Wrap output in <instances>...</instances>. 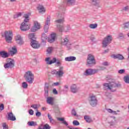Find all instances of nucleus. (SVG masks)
Returning <instances> with one entry per match:
<instances>
[{
  "instance_id": "obj_1",
  "label": "nucleus",
  "mask_w": 129,
  "mask_h": 129,
  "mask_svg": "<svg viewBox=\"0 0 129 129\" xmlns=\"http://www.w3.org/2000/svg\"><path fill=\"white\" fill-rule=\"evenodd\" d=\"M45 61L47 65H52V64L55 63V66H57V67L61 66V61L57 59L56 57H53L51 60V57H48L45 58Z\"/></svg>"
},
{
  "instance_id": "obj_2",
  "label": "nucleus",
  "mask_w": 129,
  "mask_h": 129,
  "mask_svg": "<svg viewBox=\"0 0 129 129\" xmlns=\"http://www.w3.org/2000/svg\"><path fill=\"white\" fill-rule=\"evenodd\" d=\"M121 85L120 84H116L114 82H111L109 83H105L103 84L104 88L105 89H108L111 91H115L116 87H119Z\"/></svg>"
},
{
  "instance_id": "obj_3",
  "label": "nucleus",
  "mask_w": 129,
  "mask_h": 129,
  "mask_svg": "<svg viewBox=\"0 0 129 129\" xmlns=\"http://www.w3.org/2000/svg\"><path fill=\"white\" fill-rule=\"evenodd\" d=\"M24 77L27 82L30 84H32L34 82V74L32 71H28L26 72Z\"/></svg>"
},
{
  "instance_id": "obj_4",
  "label": "nucleus",
  "mask_w": 129,
  "mask_h": 129,
  "mask_svg": "<svg viewBox=\"0 0 129 129\" xmlns=\"http://www.w3.org/2000/svg\"><path fill=\"white\" fill-rule=\"evenodd\" d=\"M4 67L5 69H12L15 67V60L12 58H7Z\"/></svg>"
},
{
  "instance_id": "obj_5",
  "label": "nucleus",
  "mask_w": 129,
  "mask_h": 129,
  "mask_svg": "<svg viewBox=\"0 0 129 129\" xmlns=\"http://www.w3.org/2000/svg\"><path fill=\"white\" fill-rule=\"evenodd\" d=\"M3 36L5 38V41L9 44H11L13 40V32L12 31H6Z\"/></svg>"
},
{
  "instance_id": "obj_6",
  "label": "nucleus",
  "mask_w": 129,
  "mask_h": 129,
  "mask_svg": "<svg viewBox=\"0 0 129 129\" xmlns=\"http://www.w3.org/2000/svg\"><path fill=\"white\" fill-rule=\"evenodd\" d=\"M96 64V61L95 60V57L93 54H90L88 55L87 59V65L88 66H93Z\"/></svg>"
},
{
  "instance_id": "obj_7",
  "label": "nucleus",
  "mask_w": 129,
  "mask_h": 129,
  "mask_svg": "<svg viewBox=\"0 0 129 129\" xmlns=\"http://www.w3.org/2000/svg\"><path fill=\"white\" fill-rule=\"evenodd\" d=\"M98 70L95 69H86L83 73L84 76H91V75H94L96 73H98Z\"/></svg>"
},
{
  "instance_id": "obj_8",
  "label": "nucleus",
  "mask_w": 129,
  "mask_h": 129,
  "mask_svg": "<svg viewBox=\"0 0 129 129\" xmlns=\"http://www.w3.org/2000/svg\"><path fill=\"white\" fill-rule=\"evenodd\" d=\"M15 41L17 45L19 46H23L25 44L24 38L20 34H17L15 36Z\"/></svg>"
},
{
  "instance_id": "obj_9",
  "label": "nucleus",
  "mask_w": 129,
  "mask_h": 129,
  "mask_svg": "<svg viewBox=\"0 0 129 129\" xmlns=\"http://www.w3.org/2000/svg\"><path fill=\"white\" fill-rule=\"evenodd\" d=\"M89 102L92 107L96 106V105H97V99H96V97L94 95L90 96L89 99Z\"/></svg>"
},
{
  "instance_id": "obj_10",
  "label": "nucleus",
  "mask_w": 129,
  "mask_h": 129,
  "mask_svg": "<svg viewBox=\"0 0 129 129\" xmlns=\"http://www.w3.org/2000/svg\"><path fill=\"white\" fill-rule=\"evenodd\" d=\"M61 44L63 46H66L68 50H70V49H71V43L69 42V39H68V38L66 37L62 39L61 40Z\"/></svg>"
},
{
  "instance_id": "obj_11",
  "label": "nucleus",
  "mask_w": 129,
  "mask_h": 129,
  "mask_svg": "<svg viewBox=\"0 0 129 129\" xmlns=\"http://www.w3.org/2000/svg\"><path fill=\"white\" fill-rule=\"evenodd\" d=\"M41 29V25L38 22V21H34L33 26L31 29V32H37L38 30Z\"/></svg>"
},
{
  "instance_id": "obj_12",
  "label": "nucleus",
  "mask_w": 129,
  "mask_h": 129,
  "mask_svg": "<svg viewBox=\"0 0 129 129\" xmlns=\"http://www.w3.org/2000/svg\"><path fill=\"white\" fill-rule=\"evenodd\" d=\"M30 45L33 49H39L41 47V45L36 40H31Z\"/></svg>"
},
{
  "instance_id": "obj_13",
  "label": "nucleus",
  "mask_w": 129,
  "mask_h": 129,
  "mask_svg": "<svg viewBox=\"0 0 129 129\" xmlns=\"http://www.w3.org/2000/svg\"><path fill=\"white\" fill-rule=\"evenodd\" d=\"M20 30L23 32H26V31L30 30V27L27 23L22 22L20 26Z\"/></svg>"
},
{
  "instance_id": "obj_14",
  "label": "nucleus",
  "mask_w": 129,
  "mask_h": 129,
  "mask_svg": "<svg viewBox=\"0 0 129 129\" xmlns=\"http://www.w3.org/2000/svg\"><path fill=\"white\" fill-rule=\"evenodd\" d=\"M57 18H58V19H56L55 21V23L56 24H62L63 22H64V17L61 14L60 12H58L56 14Z\"/></svg>"
},
{
  "instance_id": "obj_15",
  "label": "nucleus",
  "mask_w": 129,
  "mask_h": 129,
  "mask_svg": "<svg viewBox=\"0 0 129 129\" xmlns=\"http://www.w3.org/2000/svg\"><path fill=\"white\" fill-rule=\"evenodd\" d=\"M56 40V33H52L48 37L47 42L48 43H53Z\"/></svg>"
},
{
  "instance_id": "obj_16",
  "label": "nucleus",
  "mask_w": 129,
  "mask_h": 129,
  "mask_svg": "<svg viewBox=\"0 0 129 129\" xmlns=\"http://www.w3.org/2000/svg\"><path fill=\"white\" fill-rule=\"evenodd\" d=\"M71 91L72 93H78L79 92V87L76 84H73L71 86Z\"/></svg>"
},
{
  "instance_id": "obj_17",
  "label": "nucleus",
  "mask_w": 129,
  "mask_h": 129,
  "mask_svg": "<svg viewBox=\"0 0 129 129\" xmlns=\"http://www.w3.org/2000/svg\"><path fill=\"white\" fill-rule=\"evenodd\" d=\"M91 4L97 9L101 8V6H100V0H91Z\"/></svg>"
},
{
  "instance_id": "obj_18",
  "label": "nucleus",
  "mask_w": 129,
  "mask_h": 129,
  "mask_svg": "<svg viewBox=\"0 0 129 129\" xmlns=\"http://www.w3.org/2000/svg\"><path fill=\"white\" fill-rule=\"evenodd\" d=\"M46 98V102L48 104L50 105H53L54 101H55V99L53 97H45Z\"/></svg>"
},
{
  "instance_id": "obj_19",
  "label": "nucleus",
  "mask_w": 129,
  "mask_h": 129,
  "mask_svg": "<svg viewBox=\"0 0 129 129\" xmlns=\"http://www.w3.org/2000/svg\"><path fill=\"white\" fill-rule=\"evenodd\" d=\"M18 53V48H17V46H14L12 47L10 50V54L11 56H14V55H16Z\"/></svg>"
},
{
  "instance_id": "obj_20",
  "label": "nucleus",
  "mask_w": 129,
  "mask_h": 129,
  "mask_svg": "<svg viewBox=\"0 0 129 129\" xmlns=\"http://www.w3.org/2000/svg\"><path fill=\"white\" fill-rule=\"evenodd\" d=\"M44 95L45 97H48L49 95V84L46 83L44 87Z\"/></svg>"
},
{
  "instance_id": "obj_21",
  "label": "nucleus",
  "mask_w": 129,
  "mask_h": 129,
  "mask_svg": "<svg viewBox=\"0 0 129 129\" xmlns=\"http://www.w3.org/2000/svg\"><path fill=\"white\" fill-rule=\"evenodd\" d=\"M9 56H10V54H9L8 52L6 51H0V56L2 57V58H8Z\"/></svg>"
},
{
  "instance_id": "obj_22",
  "label": "nucleus",
  "mask_w": 129,
  "mask_h": 129,
  "mask_svg": "<svg viewBox=\"0 0 129 129\" xmlns=\"http://www.w3.org/2000/svg\"><path fill=\"white\" fill-rule=\"evenodd\" d=\"M107 111L109 112V113H111L112 114H114L115 115H117L118 114V113L120 112V111L117 110V111H114L112 110L111 109H107Z\"/></svg>"
},
{
  "instance_id": "obj_23",
  "label": "nucleus",
  "mask_w": 129,
  "mask_h": 129,
  "mask_svg": "<svg viewBox=\"0 0 129 129\" xmlns=\"http://www.w3.org/2000/svg\"><path fill=\"white\" fill-rule=\"evenodd\" d=\"M111 57L114 59H118L119 60L123 59V56L121 54H113L111 55Z\"/></svg>"
},
{
  "instance_id": "obj_24",
  "label": "nucleus",
  "mask_w": 129,
  "mask_h": 129,
  "mask_svg": "<svg viewBox=\"0 0 129 129\" xmlns=\"http://www.w3.org/2000/svg\"><path fill=\"white\" fill-rule=\"evenodd\" d=\"M37 10L40 14H44L45 12H46V10L45 9V8H44V6H39L37 8Z\"/></svg>"
},
{
  "instance_id": "obj_25",
  "label": "nucleus",
  "mask_w": 129,
  "mask_h": 129,
  "mask_svg": "<svg viewBox=\"0 0 129 129\" xmlns=\"http://www.w3.org/2000/svg\"><path fill=\"white\" fill-rule=\"evenodd\" d=\"M8 119L10 120L15 121L16 120V116L14 115V114H13L12 112H10L8 113Z\"/></svg>"
},
{
  "instance_id": "obj_26",
  "label": "nucleus",
  "mask_w": 129,
  "mask_h": 129,
  "mask_svg": "<svg viewBox=\"0 0 129 129\" xmlns=\"http://www.w3.org/2000/svg\"><path fill=\"white\" fill-rule=\"evenodd\" d=\"M63 67H59V71L57 72V75H59L60 77H63L64 74V72L63 71Z\"/></svg>"
},
{
  "instance_id": "obj_27",
  "label": "nucleus",
  "mask_w": 129,
  "mask_h": 129,
  "mask_svg": "<svg viewBox=\"0 0 129 129\" xmlns=\"http://www.w3.org/2000/svg\"><path fill=\"white\" fill-rule=\"evenodd\" d=\"M47 40H48V36L46 34L43 33L41 35V41L42 43H46Z\"/></svg>"
},
{
  "instance_id": "obj_28",
  "label": "nucleus",
  "mask_w": 129,
  "mask_h": 129,
  "mask_svg": "<svg viewBox=\"0 0 129 129\" xmlns=\"http://www.w3.org/2000/svg\"><path fill=\"white\" fill-rule=\"evenodd\" d=\"M104 39L110 43L111 41H112V35H108L104 38Z\"/></svg>"
},
{
  "instance_id": "obj_29",
  "label": "nucleus",
  "mask_w": 129,
  "mask_h": 129,
  "mask_svg": "<svg viewBox=\"0 0 129 129\" xmlns=\"http://www.w3.org/2000/svg\"><path fill=\"white\" fill-rule=\"evenodd\" d=\"M57 120L59 121H62L61 123H63V124H65L67 126H68V123L65 120H64V118L63 117H57Z\"/></svg>"
},
{
  "instance_id": "obj_30",
  "label": "nucleus",
  "mask_w": 129,
  "mask_h": 129,
  "mask_svg": "<svg viewBox=\"0 0 129 129\" xmlns=\"http://www.w3.org/2000/svg\"><path fill=\"white\" fill-rule=\"evenodd\" d=\"M108 45H109V42L104 39L102 43V46L103 47V48H106V47H107Z\"/></svg>"
},
{
  "instance_id": "obj_31",
  "label": "nucleus",
  "mask_w": 129,
  "mask_h": 129,
  "mask_svg": "<svg viewBox=\"0 0 129 129\" xmlns=\"http://www.w3.org/2000/svg\"><path fill=\"white\" fill-rule=\"evenodd\" d=\"M65 60L68 62H70V61H75L76 57L75 56H69L66 57Z\"/></svg>"
},
{
  "instance_id": "obj_32",
  "label": "nucleus",
  "mask_w": 129,
  "mask_h": 129,
  "mask_svg": "<svg viewBox=\"0 0 129 129\" xmlns=\"http://www.w3.org/2000/svg\"><path fill=\"white\" fill-rule=\"evenodd\" d=\"M24 20L23 23H26L28 24L29 21L30 20L29 15L28 14H25L24 16Z\"/></svg>"
},
{
  "instance_id": "obj_33",
  "label": "nucleus",
  "mask_w": 129,
  "mask_h": 129,
  "mask_svg": "<svg viewBox=\"0 0 129 129\" xmlns=\"http://www.w3.org/2000/svg\"><path fill=\"white\" fill-rule=\"evenodd\" d=\"M57 28L60 33H62V32H63L65 29L64 28V26L61 25H57Z\"/></svg>"
},
{
  "instance_id": "obj_34",
  "label": "nucleus",
  "mask_w": 129,
  "mask_h": 129,
  "mask_svg": "<svg viewBox=\"0 0 129 129\" xmlns=\"http://www.w3.org/2000/svg\"><path fill=\"white\" fill-rule=\"evenodd\" d=\"M84 119L87 121V122H91L92 121V119H91V118L89 116H84Z\"/></svg>"
},
{
  "instance_id": "obj_35",
  "label": "nucleus",
  "mask_w": 129,
  "mask_h": 129,
  "mask_svg": "<svg viewBox=\"0 0 129 129\" xmlns=\"http://www.w3.org/2000/svg\"><path fill=\"white\" fill-rule=\"evenodd\" d=\"M28 38L32 41V40H34L35 39V33H30L28 35Z\"/></svg>"
},
{
  "instance_id": "obj_36",
  "label": "nucleus",
  "mask_w": 129,
  "mask_h": 129,
  "mask_svg": "<svg viewBox=\"0 0 129 129\" xmlns=\"http://www.w3.org/2000/svg\"><path fill=\"white\" fill-rule=\"evenodd\" d=\"M97 24H91L89 25V27L90 29H96L97 28Z\"/></svg>"
},
{
  "instance_id": "obj_37",
  "label": "nucleus",
  "mask_w": 129,
  "mask_h": 129,
  "mask_svg": "<svg viewBox=\"0 0 129 129\" xmlns=\"http://www.w3.org/2000/svg\"><path fill=\"white\" fill-rule=\"evenodd\" d=\"M28 125L30 126H35V125H37V122L34 121H29L28 122Z\"/></svg>"
},
{
  "instance_id": "obj_38",
  "label": "nucleus",
  "mask_w": 129,
  "mask_h": 129,
  "mask_svg": "<svg viewBox=\"0 0 129 129\" xmlns=\"http://www.w3.org/2000/svg\"><path fill=\"white\" fill-rule=\"evenodd\" d=\"M70 30H71L70 25H67L64 29V32H65V33H68V32H70Z\"/></svg>"
},
{
  "instance_id": "obj_39",
  "label": "nucleus",
  "mask_w": 129,
  "mask_h": 129,
  "mask_svg": "<svg viewBox=\"0 0 129 129\" xmlns=\"http://www.w3.org/2000/svg\"><path fill=\"white\" fill-rule=\"evenodd\" d=\"M51 73L52 74V75H55L56 77H59V78H61V77L58 75V72H56V70L52 71Z\"/></svg>"
},
{
  "instance_id": "obj_40",
  "label": "nucleus",
  "mask_w": 129,
  "mask_h": 129,
  "mask_svg": "<svg viewBox=\"0 0 129 129\" xmlns=\"http://www.w3.org/2000/svg\"><path fill=\"white\" fill-rule=\"evenodd\" d=\"M124 81L125 83L129 84V75H126L124 77Z\"/></svg>"
},
{
  "instance_id": "obj_41",
  "label": "nucleus",
  "mask_w": 129,
  "mask_h": 129,
  "mask_svg": "<svg viewBox=\"0 0 129 129\" xmlns=\"http://www.w3.org/2000/svg\"><path fill=\"white\" fill-rule=\"evenodd\" d=\"M123 30H126V29H129V22H126L123 24Z\"/></svg>"
},
{
  "instance_id": "obj_42",
  "label": "nucleus",
  "mask_w": 129,
  "mask_h": 129,
  "mask_svg": "<svg viewBox=\"0 0 129 129\" xmlns=\"http://www.w3.org/2000/svg\"><path fill=\"white\" fill-rule=\"evenodd\" d=\"M22 86L24 89H27V88H28V83L26 82H23Z\"/></svg>"
},
{
  "instance_id": "obj_43",
  "label": "nucleus",
  "mask_w": 129,
  "mask_h": 129,
  "mask_svg": "<svg viewBox=\"0 0 129 129\" xmlns=\"http://www.w3.org/2000/svg\"><path fill=\"white\" fill-rule=\"evenodd\" d=\"M68 4L72 6L75 4V0H67Z\"/></svg>"
},
{
  "instance_id": "obj_44",
  "label": "nucleus",
  "mask_w": 129,
  "mask_h": 129,
  "mask_svg": "<svg viewBox=\"0 0 129 129\" xmlns=\"http://www.w3.org/2000/svg\"><path fill=\"white\" fill-rule=\"evenodd\" d=\"M118 39H123L124 38V34L122 33H119L118 34Z\"/></svg>"
},
{
  "instance_id": "obj_45",
  "label": "nucleus",
  "mask_w": 129,
  "mask_h": 129,
  "mask_svg": "<svg viewBox=\"0 0 129 129\" xmlns=\"http://www.w3.org/2000/svg\"><path fill=\"white\" fill-rule=\"evenodd\" d=\"M47 116L48 117V119L50 120V122H51V123H53L54 122V119H53L52 118V116H51V115H50V114L48 113Z\"/></svg>"
},
{
  "instance_id": "obj_46",
  "label": "nucleus",
  "mask_w": 129,
  "mask_h": 129,
  "mask_svg": "<svg viewBox=\"0 0 129 129\" xmlns=\"http://www.w3.org/2000/svg\"><path fill=\"white\" fill-rule=\"evenodd\" d=\"M52 51H53V48L52 47H48L46 49L47 54H51V53H52Z\"/></svg>"
},
{
  "instance_id": "obj_47",
  "label": "nucleus",
  "mask_w": 129,
  "mask_h": 129,
  "mask_svg": "<svg viewBox=\"0 0 129 129\" xmlns=\"http://www.w3.org/2000/svg\"><path fill=\"white\" fill-rule=\"evenodd\" d=\"M95 69L98 70V72H99V71L105 70V69H106V68L104 67H99V69Z\"/></svg>"
},
{
  "instance_id": "obj_48",
  "label": "nucleus",
  "mask_w": 129,
  "mask_h": 129,
  "mask_svg": "<svg viewBox=\"0 0 129 129\" xmlns=\"http://www.w3.org/2000/svg\"><path fill=\"white\" fill-rule=\"evenodd\" d=\"M44 30L45 33H48V30H49V25H44Z\"/></svg>"
},
{
  "instance_id": "obj_49",
  "label": "nucleus",
  "mask_w": 129,
  "mask_h": 129,
  "mask_svg": "<svg viewBox=\"0 0 129 129\" xmlns=\"http://www.w3.org/2000/svg\"><path fill=\"white\" fill-rule=\"evenodd\" d=\"M51 21V20L50 19V17H47V19L46 21L45 22V25H47L49 26V24H50V21Z\"/></svg>"
},
{
  "instance_id": "obj_50",
  "label": "nucleus",
  "mask_w": 129,
  "mask_h": 129,
  "mask_svg": "<svg viewBox=\"0 0 129 129\" xmlns=\"http://www.w3.org/2000/svg\"><path fill=\"white\" fill-rule=\"evenodd\" d=\"M72 114L74 115V116H78V115H77V113H76V110L74 109L72 110Z\"/></svg>"
},
{
  "instance_id": "obj_51",
  "label": "nucleus",
  "mask_w": 129,
  "mask_h": 129,
  "mask_svg": "<svg viewBox=\"0 0 129 129\" xmlns=\"http://www.w3.org/2000/svg\"><path fill=\"white\" fill-rule=\"evenodd\" d=\"M59 85H61L60 82H55L52 84V86H59Z\"/></svg>"
},
{
  "instance_id": "obj_52",
  "label": "nucleus",
  "mask_w": 129,
  "mask_h": 129,
  "mask_svg": "<svg viewBox=\"0 0 129 129\" xmlns=\"http://www.w3.org/2000/svg\"><path fill=\"white\" fill-rule=\"evenodd\" d=\"M129 10V6H125L123 8L122 11H124V12H127V11Z\"/></svg>"
},
{
  "instance_id": "obj_53",
  "label": "nucleus",
  "mask_w": 129,
  "mask_h": 129,
  "mask_svg": "<svg viewBox=\"0 0 129 129\" xmlns=\"http://www.w3.org/2000/svg\"><path fill=\"white\" fill-rule=\"evenodd\" d=\"M74 125H79V122L77 120H74L73 122Z\"/></svg>"
},
{
  "instance_id": "obj_54",
  "label": "nucleus",
  "mask_w": 129,
  "mask_h": 129,
  "mask_svg": "<svg viewBox=\"0 0 129 129\" xmlns=\"http://www.w3.org/2000/svg\"><path fill=\"white\" fill-rule=\"evenodd\" d=\"M3 129H9V126H8L6 123L3 124Z\"/></svg>"
},
{
  "instance_id": "obj_55",
  "label": "nucleus",
  "mask_w": 129,
  "mask_h": 129,
  "mask_svg": "<svg viewBox=\"0 0 129 129\" xmlns=\"http://www.w3.org/2000/svg\"><path fill=\"white\" fill-rule=\"evenodd\" d=\"M31 107L34 109H38V105L37 104H33L31 106Z\"/></svg>"
},
{
  "instance_id": "obj_56",
  "label": "nucleus",
  "mask_w": 129,
  "mask_h": 129,
  "mask_svg": "<svg viewBox=\"0 0 129 129\" xmlns=\"http://www.w3.org/2000/svg\"><path fill=\"white\" fill-rule=\"evenodd\" d=\"M45 128V129H50L51 128V127H50V126L49 125V124H45L44 125V128Z\"/></svg>"
},
{
  "instance_id": "obj_57",
  "label": "nucleus",
  "mask_w": 129,
  "mask_h": 129,
  "mask_svg": "<svg viewBox=\"0 0 129 129\" xmlns=\"http://www.w3.org/2000/svg\"><path fill=\"white\" fill-rule=\"evenodd\" d=\"M90 39L92 41V42H93L95 40V37L94 36V35H91L90 36Z\"/></svg>"
},
{
  "instance_id": "obj_58",
  "label": "nucleus",
  "mask_w": 129,
  "mask_h": 129,
  "mask_svg": "<svg viewBox=\"0 0 129 129\" xmlns=\"http://www.w3.org/2000/svg\"><path fill=\"white\" fill-rule=\"evenodd\" d=\"M118 73L119 74H123V73H124V72H125V70H120L118 71Z\"/></svg>"
},
{
  "instance_id": "obj_59",
  "label": "nucleus",
  "mask_w": 129,
  "mask_h": 129,
  "mask_svg": "<svg viewBox=\"0 0 129 129\" xmlns=\"http://www.w3.org/2000/svg\"><path fill=\"white\" fill-rule=\"evenodd\" d=\"M4 108H5V106L4 105V104H1L0 105V111H2V110H4Z\"/></svg>"
},
{
  "instance_id": "obj_60",
  "label": "nucleus",
  "mask_w": 129,
  "mask_h": 129,
  "mask_svg": "<svg viewBox=\"0 0 129 129\" xmlns=\"http://www.w3.org/2000/svg\"><path fill=\"white\" fill-rule=\"evenodd\" d=\"M28 112L29 114H30V115H33L34 114V110H33L32 109H30L28 111Z\"/></svg>"
},
{
  "instance_id": "obj_61",
  "label": "nucleus",
  "mask_w": 129,
  "mask_h": 129,
  "mask_svg": "<svg viewBox=\"0 0 129 129\" xmlns=\"http://www.w3.org/2000/svg\"><path fill=\"white\" fill-rule=\"evenodd\" d=\"M52 92L53 94H55V95L58 94V91H57V90H56V89L55 88L53 89Z\"/></svg>"
},
{
  "instance_id": "obj_62",
  "label": "nucleus",
  "mask_w": 129,
  "mask_h": 129,
  "mask_svg": "<svg viewBox=\"0 0 129 129\" xmlns=\"http://www.w3.org/2000/svg\"><path fill=\"white\" fill-rule=\"evenodd\" d=\"M64 88L66 90H68V89H69V86H68V85H64Z\"/></svg>"
},
{
  "instance_id": "obj_63",
  "label": "nucleus",
  "mask_w": 129,
  "mask_h": 129,
  "mask_svg": "<svg viewBox=\"0 0 129 129\" xmlns=\"http://www.w3.org/2000/svg\"><path fill=\"white\" fill-rule=\"evenodd\" d=\"M103 66H108V63L107 62H104L102 63Z\"/></svg>"
},
{
  "instance_id": "obj_64",
  "label": "nucleus",
  "mask_w": 129,
  "mask_h": 129,
  "mask_svg": "<svg viewBox=\"0 0 129 129\" xmlns=\"http://www.w3.org/2000/svg\"><path fill=\"white\" fill-rule=\"evenodd\" d=\"M41 113L40 112H37L36 113V116H40L41 115Z\"/></svg>"
}]
</instances>
